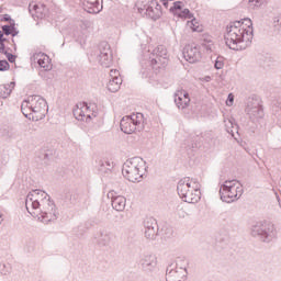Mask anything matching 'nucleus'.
I'll list each match as a JSON object with an SVG mask.
<instances>
[{
	"instance_id": "nucleus-1",
	"label": "nucleus",
	"mask_w": 281,
	"mask_h": 281,
	"mask_svg": "<svg viewBox=\"0 0 281 281\" xmlns=\"http://www.w3.org/2000/svg\"><path fill=\"white\" fill-rule=\"evenodd\" d=\"M245 22L243 20L231 22L226 26V32L224 33V41L234 52H243L247 47V42L245 41V31L243 26Z\"/></svg>"
},
{
	"instance_id": "nucleus-2",
	"label": "nucleus",
	"mask_w": 281,
	"mask_h": 281,
	"mask_svg": "<svg viewBox=\"0 0 281 281\" xmlns=\"http://www.w3.org/2000/svg\"><path fill=\"white\" fill-rule=\"evenodd\" d=\"M146 172V161L142 157H133L127 159L122 167V175L127 181L135 183L144 177Z\"/></svg>"
},
{
	"instance_id": "nucleus-3",
	"label": "nucleus",
	"mask_w": 281,
	"mask_h": 281,
	"mask_svg": "<svg viewBox=\"0 0 281 281\" xmlns=\"http://www.w3.org/2000/svg\"><path fill=\"white\" fill-rule=\"evenodd\" d=\"M234 182L236 180H226L220 187L221 201L224 203H234V201H238L243 196V184L236 187Z\"/></svg>"
},
{
	"instance_id": "nucleus-4",
	"label": "nucleus",
	"mask_w": 281,
	"mask_h": 281,
	"mask_svg": "<svg viewBox=\"0 0 281 281\" xmlns=\"http://www.w3.org/2000/svg\"><path fill=\"white\" fill-rule=\"evenodd\" d=\"M120 128L125 135H133L135 131H144V114L136 113L128 116H123L120 122Z\"/></svg>"
},
{
	"instance_id": "nucleus-5",
	"label": "nucleus",
	"mask_w": 281,
	"mask_h": 281,
	"mask_svg": "<svg viewBox=\"0 0 281 281\" xmlns=\"http://www.w3.org/2000/svg\"><path fill=\"white\" fill-rule=\"evenodd\" d=\"M40 212L38 218L42 221V223H45V225L58 220L56 204L49 196L47 199H42L40 203Z\"/></svg>"
},
{
	"instance_id": "nucleus-6",
	"label": "nucleus",
	"mask_w": 281,
	"mask_h": 281,
	"mask_svg": "<svg viewBox=\"0 0 281 281\" xmlns=\"http://www.w3.org/2000/svg\"><path fill=\"white\" fill-rule=\"evenodd\" d=\"M251 236H258L262 243H271L276 238V227L271 222H260L252 226Z\"/></svg>"
},
{
	"instance_id": "nucleus-7",
	"label": "nucleus",
	"mask_w": 281,
	"mask_h": 281,
	"mask_svg": "<svg viewBox=\"0 0 281 281\" xmlns=\"http://www.w3.org/2000/svg\"><path fill=\"white\" fill-rule=\"evenodd\" d=\"M245 111L251 122H258V120H262V117H265L262 101L256 95L248 98Z\"/></svg>"
},
{
	"instance_id": "nucleus-8",
	"label": "nucleus",
	"mask_w": 281,
	"mask_h": 281,
	"mask_svg": "<svg viewBox=\"0 0 281 281\" xmlns=\"http://www.w3.org/2000/svg\"><path fill=\"white\" fill-rule=\"evenodd\" d=\"M169 60L168 48H166V46L159 45L153 50L150 57V65L153 69H166Z\"/></svg>"
},
{
	"instance_id": "nucleus-9",
	"label": "nucleus",
	"mask_w": 281,
	"mask_h": 281,
	"mask_svg": "<svg viewBox=\"0 0 281 281\" xmlns=\"http://www.w3.org/2000/svg\"><path fill=\"white\" fill-rule=\"evenodd\" d=\"M27 100L34 115H45V111H47L48 106L47 101L43 97L34 94L30 95Z\"/></svg>"
},
{
	"instance_id": "nucleus-10",
	"label": "nucleus",
	"mask_w": 281,
	"mask_h": 281,
	"mask_svg": "<svg viewBox=\"0 0 281 281\" xmlns=\"http://www.w3.org/2000/svg\"><path fill=\"white\" fill-rule=\"evenodd\" d=\"M99 63L102 67L109 68L113 65V53L111 52V45L109 42H101L99 44Z\"/></svg>"
},
{
	"instance_id": "nucleus-11",
	"label": "nucleus",
	"mask_w": 281,
	"mask_h": 281,
	"mask_svg": "<svg viewBox=\"0 0 281 281\" xmlns=\"http://www.w3.org/2000/svg\"><path fill=\"white\" fill-rule=\"evenodd\" d=\"M139 266L145 273H154V271H157V255H143L139 259Z\"/></svg>"
},
{
	"instance_id": "nucleus-12",
	"label": "nucleus",
	"mask_w": 281,
	"mask_h": 281,
	"mask_svg": "<svg viewBox=\"0 0 281 281\" xmlns=\"http://www.w3.org/2000/svg\"><path fill=\"white\" fill-rule=\"evenodd\" d=\"M188 276V270L183 267L177 266L173 268L172 266L167 267L166 271V280L167 281H184Z\"/></svg>"
},
{
	"instance_id": "nucleus-13",
	"label": "nucleus",
	"mask_w": 281,
	"mask_h": 281,
	"mask_svg": "<svg viewBox=\"0 0 281 281\" xmlns=\"http://www.w3.org/2000/svg\"><path fill=\"white\" fill-rule=\"evenodd\" d=\"M183 58L188 63H199L201 60V49L193 44H188L184 46L183 50Z\"/></svg>"
},
{
	"instance_id": "nucleus-14",
	"label": "nucleus",
	"mask_w": 281,
	"mask_h": 281,
	"mask_svg": "<svg viewBox=\"0 0 281 281\" xmlns=\"http://www.w3.org/2000/svg\"><path fill=\"white\" fill-rule=\"evenodd\" d=\"M108 199H111L113 210H116V212H124V209L126 207V198L117 195V192L115 191H109Z\"/></svg>"
},
{
	"instance_id": "nucleus-15",
	"label": "nucleus",
	"mask_w": 281,
	"mask_h": 281,
	"mask_svg": "<svg viewBox=\"0 0 281 281\" xmlns=\"http://www.w3.org/2000/svg\"><path fill=\"white\" fill-rule=\"evenodd\" d=\"M81 2L85 12H88V14H100L102 12L103 5L100 0H81Z\"/></svg>"
},
{
	"instance_id": "nucleus-16",
	"label": "nucleus",
	"mask_w": 281,
	"mask_h": 281,
	"mask_svg": "<svg viewBox=\"0 0 281 281\" xmlns=\"http://www.w3.org/2000/svg\"><path fill=\"white\" fill-rule=\"evenodd\" d=\"M201 186L196 180L193 181V187L190 188L189 192L184 198V203H199L201 201Z\"/></svg>"
},
{
	"instance_id": "nucleus-17",
	"label": "nucleus",
	"mask_w": 281,
	"mask_h": 281,
	"mask_svg": "<svg viewBox=\"0 0 281 281\" xmlns=\"http://www.w3.org/2000/svg\"><path fill=\"white\" fill-rule=\"evenodd\" d=\"M243 30H244V37L246 41V47L251 45V41H254V22H251V19L245 18L241 20Z\"/></svg>"
},
{
	"instance_id": "nucleus-18",
	"label": "nucleus",
	"mask_w": 281,
	"mask_h": 281,
	"mask_svg": "<svg viewBox=\"0 0 281 281\" xmlns=\"http://www.w3.org/2000/svg\"><path fill=\"white\" fill-rule=\"evenodd\" d=\"M194 179L190 178H183L178 182L177 190L180 199L184 201L186 196L188 195V192H190V189L192 188V183H194Z\"/></svg>"
},
{
	"instance_id": "nucleus-19",
	"label": "nucleus",
	"mask_w": 281,
	"mask_h": 281,
	"mask_svg": "<svg viewBox=\"0 0 281 281\" xmlns=\"http://www.w3.org/2000/svg\"><path fill=\"white\" fill-rule=\"evenodd\" d=\"M25 206H26L29 214L34 216V214H36V213L33 212L32 210H40L41 201H37L36 196L34 198L33 194H27L26 200H25Z\"/></svg>"
},
{
	"instance_id": "nucleus-20",
	"label": "nucleus",
	"mask_w": 281,
	"mask_h": 281,
	"mask_svg": "<svg viewBox=\"0 0 281 281\" xmlns=\"http://www.w3.org/2000/svg\"><path fill=\"white\" fill-rule=\"evenodd\" d=\"M21 111L27 120H32L33 122H38L41 120V116L34 115V112H32V108L30 106L29 99L24 100L21 105Z\"/></svg>"
},
{
	"instance_id": "nucleus-21",
	"label": "nucleus",
	"mask_w": 281,
	"mask_h": 281,
	"mask_svg": "<svg viewBox=\"0 0 281 281\" xmlns=\"http://www.w3.org/2000/svg\"><path fill=\"white\" fill-rule=\"evenodd\" d=\"M35 58L37 60V65L44 69V71H52V59L47 54L40 53Z\"/></svg>"
},
{
	"instance_id": "nucleus-22",
	"label": "nucleus",
	"mask_w": 281,
	"mask_h": 281,
	"mask_svg": "<svg viewBox=\"0 0 281 281\" xmlns=\"http://www.w3.org/2000/svg\"><path fill=\"white\" fill-rule=\"evenodd\" d=\"M111 240H113V236L110 232H99V235L97 236V245H99V247H109L111 245Z\"/></svg>"
},
{
	"instance_id": "nucleus-23",
	"label": "nucleus",
	"mask_w": 281,
	"mask_h": 281,
	"mask_svg": "<svg viewBox=\"0 0 281 281\" xmlns=\"http://www.w3.org/2000/svg\"><path fill=\"white\" fill-rule=\"evenodd\" d=\"M29 12L34 19H45V4H29Z\"/></svg>"
},
{
	"instance_id": "nucleus-24",
	"label": "nucleus",
	"mask_w": 281,
	"mask_h": 281,
	"mask_svg": "<svg viewBox=\"0 0 281 281\" xmlns=\"http://www.w3.org/2000/svg\"><path fill=\"white\" fill-rule=\"evenodd\" d=\"M164 11H161V4L157 0H151V13H149V19L157 21L161 19Z\"/></svg>"
},
{
	"instance_id": "nucleus-25",
	"label": "nucleus",
	"mask_w": 281,
	"mask_h": 281,
	"mask_svg": "<svg viewBox=\"0 0 281 281\" xmlns=\"http://www.w3.org/2000/svg\"><path fill=\"white\" fill-rule=\"evenodd\" d=\"M151 10H153V0H140L138 2L139 14H143V12H145L146 16L150 19Z\"/></svg>"
},
{
	"instance_id": "nucleus-26",
	"label": "nucleus",
	"mask_w": 281,
	"mask_h": 281,
	"mask_svg": "<svg viewBox=\"0 0 281 281\" xmlns=\"http://www.w3.org/2000/svg\"><path fill=\"white\" fill-rule=\"evenodd\" d=\"M16 87V82L11 81L8 85H0V98L5 100L7 98H10L12 94V90Z\"/></svg>"
},
{
	"instance_id": "nucleus-27",
	"label": "nucleus",
	"mask_w": 281,
	"mask_h": 281,
	"mask_svg": "<svg viewBox=\"0 0 281 281\" xmlns=\"http://www.w3.org/2000/svg\"><path fill=\"white\" fill-rule=\"evenodd\" d=\"M120 87H122V78L115 76V78H112L108 82V90L111 91V93H117L120 91Z\"/></svg>"
},
{
	"instance_id": "nucleus-28",
	"label": "nucleus",
	"mask_w": 281,
	"mask_h": 281,
	"mask_svg": "<svg viewBox=\"0 0 281 281\" xmlns=\"http://www.w3.org/2000/svg\"><path fill=\"white\" fill-rule=\"evenodd\" d=\"M113 170V162L109 160H101L99 162V172L100 175H111V171Z\"/></svg>"
},
{
	"instance_id": "nucleus-29",
	"label": "nucleus",
	"mask_w": 281,
	"mask_h": 281,
	"mask_svg": "<svg viewBox=\"0 0 281 281\" xmlns=\"http://www.w3.org/2000/svg\"><path fill=\"white\" fill-rule=\"evenodd\" d=\"M175 103L178 109H188L190 105V98H182L179 93L175 94Z\"/></svg>"
},
{
	"instance_id": "nucleus-30",
	"label": "nucleus",
	"mask_w": 281,
	"mask_h": 281,
	"mask_svg": "<svg viewBox=\"0 0 281 281\" xmlns=\"http://www.w3.org/2000/svg\"><path fill=\"white\" fill-rule=\"evenodd\" d=\"M72 115L78 120V122H85V120H87V115L85 114V111L78 104L76 105L75 109H72Z\"/></svg>"
},
{
	"instance_id": "nucleus-31",
	"label": "nucleus",
	"mask_w": 281,
	"mask_h": 281,
	"mask_svg": "<svg viewBox=\"0 0 281 281\" xmlns=\"http://www.w3.org/2000/svg\"><path fill=\"white\" fill-rule=\"evenodd\" d=\"M144 229H153L159 227V224H157V220L155 217H146L143 222Z\"/></svg>"
},
{
	"instance_id": "nucleus-32",
	"label": "nucleus",
	"mask_w": 281,
	"mask_h": 281,
	"mask_svg": "<svg viewBox=\"0 0 281 281\" xmlns=\"http://www.w3.org/2000/svg\"><path fill=\"white\" fill-rule=\"evenodd\" d=\"M159 236V227L145 229V238L147 240H155Z\"/></svg>"
},
{
	"instance_id": "nucleus-33",
	"label": "nucleus",
	"mask_w": 281,
	"mask_h": 281,
	"mask_svg": "<svg viewBox=\"0 0 281 281\" xmlns=\"http://www.w3.org/2000/svg\"><path fill=\"white\" fill-rule=\"evenodd\" d=\"M29 194H32L33 199H37V201H42V199H49V195H47V193H45V191H42L41 189H35Z\"/></svg>"
},
{
	"instance_id": "nucleus-34",
	"label": "nucleus",
	"mask_w": 281,
	"mask_h": 281,
	"mask_svg": "<svg viewBox=\"0 0 281 281\" xmlns=\"http://www.w3.org/2000/svg\"><path fill=\"white\" fill-rule=\"evenodd\" d=\"M178 10H183L182 1L172 2V5L169 8V12H171V14H177Z\"/></svg>"
},
{
	"instance_id": "nucleus-35",
	"label": "nucleus",
	"mask_w": 281,
	"mask_h": 281,
	"mask_svg": "<svg viewBox=\"0 0 281 281\" xmlns=\"http://www.w3.org/2000/svg\"><path fill=\"white\" fill-rule=\"evenodd\" d=\"M178 16L180 19H193L194 14H192V12H190V9H183L178 13Z\"/></svg>"
},
{
	"instance_id": "nucleus-36",
	"label": "nucleus",
	"mask_w": 281,
	"mask_h": 281,
	"mask_svg": "<svg viewBox=\"0 0 281 281\" xmlns=\"http://www.w3.org/2000/svg\"><path fill=\"white\" fill-rule=\"evenodd\" d=\"M12 271V267H10V263H0V273L1 276H8Z\"/></svg>"
},
{
	"instance_id": "nucleus-37",
	"label": "nucleus",
	"mask_w": 281,
	"mask_h": 281,
	"mask_svg": "<svg viewBox=\"0 0 281 281\" xmlns=\"http://www.w3.org/2000/svg\"><path fill=\"white\" fill-rule=\"evenodd\" d=\"M10 69V63L5 59H0V71H8Z\"/></svg>"
},
{
	"instance_id": "nucleus-38",
	"label": "nucleus",
	"mask_w": 281,
	"mask_h": 281,
	"mask_svg": "<svg viewBox=\"0 0 281 281\" xmlns=\"http://www.w3.org/2000/svg\"><path fill=\"white\" fill-rule=\"evenodd\" d=\"M4 56L7 57V60H9V63H15L16 61V56L12 53L9 52H3Z\"/></svg>"
},
{
	"instance_id": "nucleus-39",
	"label": "nucleus",
	"mask_w": 281,
	"mask_h": 281,
	"mask_svg": "<svg viewBox=\"0 0 281 281\" xmlns=\"http://www.w3.org/2000/svg\"><path fill=\"white\" fill-rule=\"evenodd\" d=\"M2 33L5 34V36H11L12 34V27L8 24L2 26Z\"/></svg>"
},
{
	"instance_id": "nucleus-40",
	"label": "nucleus",
	"mask_w": 281,
	"mask_h": 281,
	"mask_svg": "<svg viewBox=\"0 0 281 281\" xmlns=\"http://www.w3.org/2000/svg\"><path fill=\"white\" fill-rule=\"evenodd\" d=\"M273 26L278 27V30H281V15H278L273 19Z\"/></svg>"
},
{
	"instance_id": "nucleus-41",
	"label": "nucleus",
	"mask_w": 281,
	"mask_h": 281,
	"mask_svg": "<svg viewBox=\"0 0 281 281\" xmlns=\"http://www.w3.org/2000/svg\"><path fill=\"white\" fill-rule=\"evenodd\" d=\"M91 117H98V111L93 110V108H92V113L86 115V122L87 123L91 122Z\"/></svg>"
},
{
	"instance_id": "nucleus-42",
	"label": "nucleus",
	"mask_w": 281,
	"mask_h": 281,
	"mask_svg": "<svg viewBox=\"0 0 281 281\" xmlns=\"http://www.w3.org/2000/svg\"><path fill=\"white\" fill-rule=\"evenodd\" d=\"M199 139H201V138H199V136H195L194 142L191 145H189V148H192V149L200 148L201 147V143H199Z\"/></svg>"
},
{
	"instance_id": "nucleus-43",
	"label": "nucleus",
	"mask_w": 281,
	"mask_h": 281,
	"mask_svg": "<svg viewBox=\"0 0 281 281\" xmlns=\"http://www.w3.org/2000/svg\"><path fill=\"white\" fill-rule=\"evenodd\" d=\"M214 67H215V69H223V67H225V63H223V60L217 58L215 60Z\"/></svg>"
},
{
	"instance_id": "nucleus-44",
	"label": "nucleus",
	"mask_w": 281,
	"mask_h": 281,
	"mask_svg": "<svg viewBox=\"0 0 281 281\" xmlns=\"http://www.w3.org/2000/svg\"><path fill=\"white\" fill-rule=\"evenodd\" d=\"M227 104H228V106H232L234 104V94L233 93L228 94Z\"/></svg>"
},
{
	"instance_id": "nucleus-45",
	"label": "nucleus",
	"mask_w": 281,
	"mask_h": 281,
	"mask_svg": "<svg viewBox=\"0 0 281 281\" xmlns=\"http://www.w3.org/2000/svg\"><path fill=\"white\" fill-rule=\"evenodd\" d=\"M12 20V16L10 14H3L1 21H4L5 23H10Z\"/></svg>"
},
{
	"instance_id": "nucleus-46",
	"label": "nucleus",
	"mask_w": 281,
	"mask_h": 281,
	"mask_svg": "<svg viewBox=\"0 0 281 281\" xmlns=\"http://www.w3.org/2000/svg\"><path fill=\"white\" fill-rule=\"evenodd\" d=\"M115 76L120 77V71L112 69L110 71V78L113 79V78H115Z\"/></svg>"
},
{
	"instance_id": "nucleus-47",
	"label": "nucleus",
	"mask_w": 281,
	"mask_h": 281,
	"mask_svg": "<svg viewBox=\"0 0 281 281\" xmlns=\"http://www.w3.org/2000/svg\"><path fill=\"white\" fill-rule=\"evenodd\" d=\"M11 36H19V30H16V26L11 27Z\"/></svg>"
},
{
	"instance_id": "nucleus-48",
	"label": "nucleus",
	"mask_w": 281,
	"mask_h": 281,
	"mask_svg": "<svg viewBox=\"0 0 281 281\" xmlns=\"http://www.w3.org/2000/svg\"><path fill=\"white\" fill-rule=\"evenodd\" d=\"M160 3H162L164 8L168 10V5L170 4V0H160Z\"/></svg>"
},
{
	"instance_id": "nucleus-49",
	"label": "nucleus",
	"mask_w": 281,
	"mask_h": 281,
	"mask_svg": "<svg viewBox=\"0 0 281 281\" xmlns=\"http://www.w3.org/2000/svg\"><path fill=\"white\" fill-rule=\"evenodd\" d=\"M0 43H8V38L3 37V31H0Z\"/></svg>"
},
{
	"instance_id": "nucleus-50",
	"label": "nucleus",
	"mask_w": 281,
	"mask_h": 281,
	"mask_svg": "<svg viewBox=\"0 0 281 281\" xmlns=\"http://www.w3.org/2000/svg\"><path fill=\"white\" fill-rule=\"evenodd\" d=\"M0 52L3 54V52H8L5 50V42H0Z\"/></svg>"
},
{
	"instance_id": "nucleus-51",
	"label": "nucleus",
	"mask_w": 281,
	"mask_h": 281,
	"mask_svg": "<svg viewBox=\"0 0 281 281\" xmlns=\"http://www.w3.org/2000/svg\"><path fill=\"white\" fill-rule=\"evenodd\" d=\"M9 23H10V27H16V22L14 21V19H11Z\"/></svg>"
},
{
	"instance_id": "nucleus-52",
	"label": "nucleus",
	"mask_w": 281,
	"mask_h": 281,
	"mask_svg": "<svg viewBox=\"0 0 281 281\" xmlns=\"http://www.w3.org/2000/svg\"><path fill=\"white\" fill-rule=\"evenodd\" d=\"M180 95L186 100V98H190V94L188 92H180Z\"/></svg>"
},
{
	"instance_id": "nucleus-53",
	"label": "nucleus",
	"mask_w": 281,
	"mask_h": 281,
	"mask_svg": "<svg viewBox=\"0 0 281 281\" xmlns=\"http://www.w3.org/2000/svg\"><path fill=\"white\" fill-rule=\"evenodd\" d=\"M83 104H85L87 111H91V105H89V104H87V103H83Z\"/></svg>"
},
{
	"instance_id": "nucleus-54",
	"label": "nucleus",
	"mask_w": 281,
	"mask_h": 281,
	"mask_svg": "<svg viewBox=\"0 0 281 281\" xmlns=\"http://www.w3.org/2000/svg\"><path fill=\"white\" fill-rule=\"evenodd\" d=\"M205 49L207 50H212V46L209 44V45H205Z\"/></svg>"
},
{
	"instance_id": "nucleus-55",
	"label": "nucleus",
	"mask_w": 281,
	"mask_h": 281,
	"mask_svg": "<svg viewBox=\"0 0 281 281\" xmlns=\"http://www.w3.org/2000/svg\"><path fill=\"white\" fill-rule=\"evenodd\" d=\"M3 223V214L0 213V225Z\"/></svg>"
},
{
	"instance_id": "nucleus-56",
	"label": "nucleus",
	"mask_w": 281,
	"mask_h": 281,
	"mask_svg": "<svg viewBox=\"0 0 281 281\" xmlns=\"http://www.w3.org/2000/svg\"><path fill=\"white\" fill-rule=\"evenodd\" d=\"M44 159H49V154H45Z\"/></svg>"
},
{
	"instance_id": "nucleus-57",
	"label": "nucleus",
	"mask_w": 281,
	"mask_h": 281,
	"mask_svg": "<svg viewBox=\"0 0 281 281\" xmlns=\"http://www.w3.org/2000/svg\"><path fill=\"white\" fill-rule=\"evenodd\" d=\"M192 30H193V32H196V27L194 26V24H193V27H192Z\"/></svg>"
},
{
	"instance_id": "nucleus-58",
	"label": "nucleus",
	"mask_w": 281,
	"mask_h": 281,
	"mask_svg": "<svg viewBox=\"0 0 281 281\" xmlns=\"http://www.w3.org/2000/svg\"><path fill=\"white\" fill-rule=\"evenodd\" d=\"M3 12V9L0 7V14Z\"/></svg>"
},
{
	"instance_id": "nucleus-59",
	"label": "nucleus",
	"mask_w": 281,
	"mask_h": 281,
	"mask_svg": "<svg viewBox=\"0 0 281 281\" xmlns=\"http://www.w3.org/2000/svg\"><path fill=\"white\" fill-rule=\"evenodd\" d=\"M249 1H250V2H251V1H256V3H258V0H249Z\"/></svg>"
},
{
	"instance_id": "nucleus-60",
	"label": "nucleus",
	"mask_w": 281,
	"mask_h": 281,
	"mask_svg": "<svg viewBox=\"0 0 281 281\" xmlns=\"http://www.w3.org/2000/svg\"><path fill=\"white\" fill-rule=\"evenodd\" d=\"M194 21H196V19H193V20H192V23H194Z\"/></svg>"
},
{
	"instance_id": "nucleus-61",
	"label": "nucleus",
	"mask_w": 281,
	"mask_h": 281,
	"mask_svg": "<svg viewBox=\"0 0 281 281\" xmlns=\"http://www.w3.org/2000/svg\"><path fill=\"white\" fill-rule=\"evenodd\" d=\"M170 1H175V0H170Z\"/></svg>"
}]
</instances>
